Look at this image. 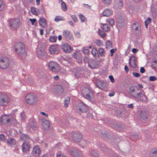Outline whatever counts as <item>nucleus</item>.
<instances>
[{
	"label": "nucleus",
	"mask_w": 157,
	"mask_h": 157,
	"mask_svg": "<svg viewBox=\"0 0 157 157\" xmlns=\"http://www.w3.org/2000/svg\"><path fill=\"white\" fill-rule=\"evenodd\" d=\"M136 60L135 59V57H134L133 59L132 60V62H131L130 65L131 66L133 67H135L136 66L137 64L136 63Z\"/></svg>",
	"instance_id": "nucleus-31"
},
{
	"label": "nucleus",
	"mask_w": 157,
	"mask_h": 157,
	"mask_svg": "<svg viewBox=\"0 0 157 157\" xmlns=\"http://www.w3.org/2000/svg\"><path fill=\"white\" fill-rule=\"evenodd\" d=\"M72 135L73 140L75 142H80L82 139V135L79 132L73 133Z\"/></svg>",
	"instance_id": "nucleus-8"
},
{
	"label": "nucleus",
	"mask_w": 157,
	"mask_h": 157,
	"mask_svg": "<svg viewBox=\"0 0 157 157\" xmlns=\"http://www.w3.org/2000/svg\"><path fill=\"white\" fill-rule=\"evenodd\" d=\"M157 80V78L155 76H151L149 78V80L150 81H153Z\"/></svg>",
	"instance_id": "nucleus-46"
},
{
	"label": "nucleus",
	"mask_w": 157,
	"mask_h": 157,
	"mask_svg": "<svg viewBox=\"0 0 157 157\" xmlns=\"http://www.w3.org/2000/svg\"><path fill=\"white\" fill-rule=\"evenodd\" d=\"M127 107L129 108L132 109L133 107V104L132 103L127 105Z\"/></svg>",
	"instance_id": "nucleus-61"
},
{
	"label": "nucleus",
	"mask_w": 157,
	"mask_h": 157,
	"mask_svg": "<svg viewBox=\"0 0 157 157\" xmlns=\"http://www.w3.org/2000/svg\"><path fill=\"white\" fill-rule=\"evenodd\" d=\"M112 11L110 9H107L103 12V15L106 17H109L112 14Z\"/></svg>",
	"instance_id": "nucleus-21"
},
{
	"label": "nucleus",
	"mask_w": 157,
	"mask_h": 157,
	"mask_svg": "<svg viewBox=\"0 0 157 157\" xmlns=\"http://www.w3.org/2000/svg\"><path fill=\"white\" fill-rule=\"evenodd\" d=\"M135 27L134 29L136 31H140V30L141 27L139 26V24L138 23H134L132 26L133 28Z\"/></svg>",
	"instance_id": "nucleus-27"
},
{
	"label": "nucleus",
	"mask_w": 157,
	"mask_h": 157,
	"mask_svg": "<svg viewBox=\"0 0 157 157\" xmlns=\"http://www.w3.org/2000/svg\"><path fill=\"white\" fill-rule=\"evenodd\" d=\"M84 90L85 93L83 94L84 98L89 100H91L94 96L92 91L88 88H86Z\"/></svg>",
	"instance_id": "nucleus-6"
},
{
	"label": "nucleus",
	"mask_w": 157,
	"mask_h": 157,
	"mask_svg": "<svg viewBox=\"0 0 157 157\" xmlns=\"http://www.w3.org/2000/svg\"><path fill=\"white\" fill-rule=\"evenodd\" d=\"M62 48L65 52L68 53L71 52V47L67 44H64Z\"/></svg>",
	"instance_id": "nucleus-17"
},
{
	"label": "nucleus",
	"mask_w": 157,
	"mask_h": 157,
	"mask_svg": "<svg viewBox=\"0 0 157 157\" xmlns=\"http://www.w3.org/2000/svg\"><path fill=\"white\" fill-rule=\"evenodd\" d=\"M111 0H102V2L105 4L108 5L111 2Z\"/></svg>",
	"instance_id": "nucleus-51"
},
{
	"label": "nucleus",
	"mask_w": 157,
	"mask_h": 157,
	"mask_svg": "<svg viewBox=\"0 0 157 157\" xmlns=\"http://www.w3.org/2000/svg\"><path fill=\"white\" fill-rule=\"evenodd\" d=\"M71 17L75 22L78 21L77 17L75 15H72L71 16Z\"/></svg>",
	"instance_id": "nucleus-43"
},
{
	"label": "nucleus",
	"mask_w": 157,
	"mask_h": 157,
	"mask_svg": "<svg viewBox=\"0 0 157 157\" xmlns=\"http://www.w3.org/2000/svg\"><path fill=\"white\" fill-rule=\"evenodd\" d=\"M106 132L105 131H102L100 133V135L102 136H103L105 137L107 136Z\"/></svg>",
	"instance_id": "nucleus-54"
},
{
	"label": "nucleus",
	"mask_w": 157,
	"mask_h": 157,
	"mask_svg": "<svg viewBox=\"0 0 157 157\" xmlns=\"http://www.w3.org/2000/svg\"><path fill=\"white\" fill-rule=\"evenodd\" d=\"M9 26L12 30H15L20 25L18 19H10L8 22Z\"/></svg>",
	"instance_id": "nucleus-3"
},
{
	"label": "nucleus",
	"mask_w": 157,
	"mask_h": 157,
	"mask_svg": "<svg viewBox=\"0 0 157 157\" xmlns=\"http://www.w3.org/2000/svg\"><path fill=\"white\" fill-rule=\"evenodd\" d=\"M71 155L77 157L78 156V153L75 149H72L70 150L69 151Z\"/></svg>",
	"instance_id": "nucleus-24"
},
{
	"label": "nucleus",
	"mask_w": 157,
	"mask_h": 157,
	"mask_svg": "<svg viewBox=\"0 0 157 157\" xmlns=\"http://www.w3.org/2000/svg\"><path fill=\"white\" fill-rule=\"evenodd\" d=\"M29 20L31 21L32 25H33L34 24V23L36 21V19L35 18H33V19L30 18L29 19Z\"/></svg>",
	"instance_id": "nucleus-58"
},
{
	"label": "nucleus",
	"mask_w": 157,
	"mask_h": 157,
	"mask_svg": "<svg viewBox=\"0 0 157 157\" xmlns=\"http://www.w3.org/2000/svg\"><path fill=\"white\" fill-rule=\"evenodd\" d=\"M59 48L57 45L52 46L49 50L51 54H57L58 53Z\"/></svg>",
	"instance_id": "nucleus-14"
},
{
	"label": "nucleus",
	"mask_w": 157,
	"mask_h": 157,
	"mask_svg": "<svg viewBox=\"0 0 157 157\" xmlns=\"http://www.w3.org/2000/svg\"><path fill=\"white\" fill-rule=\"evenodd\" d=\"M117 5L118 8H121L123 6V3L121 1H118L117 2Z\"/></svg>",
	"instance_id": "nucleus-42"
},
{
	"label": "nucleus",
	"mask_w": 157,
	"mask_h": 157,
	"mask_svg": "<svg viewBox=\"0 0 157 157\" xmlns=\"http://www.w3.org/2000/svg\"><path fill=\"white\" fill-rule=\"evenodd\" d=\"M4 8V5L3 2L0 0V11L3 10Z\"/></svg>",
	"instance_id": "nucleus-45"
},
{
	"label": "nucleus",
	"mask_w": 157,
	"mask_h": 157,
	"mask_svg": "<svg viewBox=\"0 0 157 157\" xmlns=\"http://www.w3.org/2000/svg\"><path fill=\"white\" fill-rule=\"evenodd\" d=\"M140 72L142 73H144L145 71V70L144 67H141L140 69Z\"/></svg>",
	"instance_id": "nucleus-59"
},
{
	"label": "nucleus",
	"mask_w": 157,
	"mask_h": 157,
	"mask_svg": "<svg viewBox=\"0 0 157 157\" xmlns=\"http://www.w3.org/2000/svg\"><path fill=\"white\" fill-rule=\"evenodd\" d=\"M15 51L16 53L21 57H25L26 56V53L25 52L24 45L21 42L16 43L14 46Z\"/></svg>",
	"instance_id": "nucleus-1"
},
{
	"label": "nucleus",
	"mask_w": 157,
	"mask_h": 157,
	"mask_svg": "<svg viewBox=\"0 0 157 157\" xmlns=\"http://www.w3.org/2000/svg\"><path fill=\"white\" fill-rule=\"evenodd\" d=\"M136 91H139V90L137 88L134 89L133 87H131L129 89V92L131 95V96L132 94H133Z\"/></svg>",
	"instance_id": "nucleus-33"
},
{
	"label": "nucleus",
	"mask_w": 157,
	"mask_h": 157,
	"mask_svg": "<svg viewBox=\"0 0 157 157\" xmlns=\"http://www.w3.org/2000/svg\"><path fill=\"white\" fill-rule=\"evenodd\" d=\"M10 64V60L6 57H2L0 60V67L1 68H6Z\"/></svg>",
	"instance_id": "nucleus-5"
},
{
	"label": "nucleus",
	"mask_w": 157,
	"mask_h": 157,
	"mask_svg": "<svg viewBox=\"0 0 157 157\" xmlns=\"http://www.w3.org/2000/svg\"><path fill=\"white\" fill-rule=\"evenodd\" d=\"M99 54L101 56H104V50L102 48H99L98 50Z\"/></svg>",
	"instance_id": "nucleus-44"
},
{
	"label": "nucleus",
	"mask_w": 157,
	"mask_h": 157,
	"mask_svg": "<svg viewBox=\"0 0 157 157\" xmlns=\"http://www.w3.org/2000/svg\"><path fill=\"white\" fill-rule=\"evenodd\" d=\"M132 74L134 77H139L140 76V75L139 73L136 72H132Z\"/></svg>",
	"instance_id": "nucleus-50"
},
{
	"label": "nucleus",
	"mask_w": 157,
	"mask_h": 157,
	"mask_svg": "<svg viewBox=\"0 0 157 157\" xmlns=\"http://www.w3.org/2000/svg\"><path fill=\"white\" fill-rule=\"evenodd\" d=\"M83 61L85 63H88L89 59L87 56H85L83 59Z\"/></svg>",
	"instance_id": "nucleus-55"
},
{
	"label": "nucleus",
	"mask_w": 157,
	"mask_h": 157,
	"mask_svg": "<svg viewBox=\"0 0 157 157\" xmlns=\"http://www.w3.org/2000/svg\"><path fill=\"white\" fill-rule=\"evenodd\" d=\"M7 142L8 144L12 145H14L16 143L15 140L12 138H9L7 140Z\"/></svg>",
	"instance_id": "nucleus-26"
},
{
	"label": "nucleus",
	"mask_w": 157,
	"mask_h": 157,
	"mask_svg": "<svg viewBox=\"0 0 157 157\" xmlns=\"http://www.w3.org/2000/svg\"><path fill=\"white\" fill-rule=\"evenodd\" d=\"M101 28L104 30L107 31L109 30V27L107 24H104L103 25L102 27H101Z\"/></svg>",
	"instance_id": "nucleus-34"
},
{
	"label": "nucleus",
	"mask_w": 157,
	"mask_h": 157,
	"mask_svg": "<svg viewBox=\"0 0 157 157\" xmlns=\"http://www.w3.org/2000/svg\"><path fill=\"white\" fill-rule=\"evenodd\" d=\"M140 118L143 120H145L147 118V113L145 111H142L140 113Z\"/></svg>",
	"instance_id": "nucleus-22"
},
{
	"label": "nucleus",
	"mask_w": 157,
	"mask_h": 157,
	"mask_svg": "<svg viewBox=\"0 0 157 157\" xmlns=\"http://www.w3.org/2000/svg\"><path fill=\"white\" fill-rule=\"evenodd\" d=\"M151 18L148 17L146 20L145 21L144 23H147V24H149V23H151Z\"/></svg>",
	"instance_id": "nucleus-48"
},
{
	"label": "nucleus",
	"mask_w": 157,
	"mask_h": 157,
	"mask_svg": "<svg viewBox=\"0 0 157 157\" xmlns=\"http://www.w3.org/2000/svg\"><path fill=\"white\" fill-rule=\"evenodd\" d=\"M62 20V17L60 16H57L55 18V21L56 22H57Z\"/></svg>",
	"instance_id": "nucleus-40"
},
{
	"label": "nucleus",
	"mask_w": 157,
	"mask_h": 157,
	"mask_svg": "<svg viewBox=\"0 0 157 157\" xmlns=\"http://www.w3.org/2000/svg\"><path fill=\"white\" fill-rule=\"evenodd\" d=\"M82 53L85 55L88 54L89 52V50L88 49L83 48L82 50Z\"/></svg>",
	"instance_id": "nucleus-49"
},
{
	"label": "nucleus",
	"mask_w": 157,
	"mask_h": 157,
	"mask_svg": "<svg viewBox=\"0 0 157 157\" xmlns=\"http://www.w3.org/2000/svg\"><path fill=\"white\" fill-rule=\"evenodd\" d=\"M95 43L98 46H100L102 44L100 40H97L95 41Z\"/></svg>",
	"instance_id": "nucleus-52"
},
{
	"label": "nucleus",
	"mask_w": 157,
	"mask_h": 157,
	"mask_svg": "<svg viewBox=\"0 0 157 157\" xmlns=\"http://www.w3.org/2000/svg\"><path fill=\"white\" fill-rule=\"evenodd\" d=\"M38 11L40 13H44V10L43 8H40L38 10Z\"/></svg>",
	"instance_id": "nucleus-60"
},
{
	"label": "nucleus",
	"mask_w": 157,
	"mask_h": 157,
	"mask_svg": "<svg viewBox=\"0 0 157 157\" xmlns=\"http://www.w3.org/2000/svg\"><path fill=\"white\" fill-rule=\"evenodd\" d=\"M70 101V98L69 97H66L65 98V102H68Z\"/></svg>",
	"instance_id": "nucleus-62"
},
{
	"label": "nucleus",
	"mask_w": 157,
	"mask_h": 157,
	"mask_svg": "<svg viewBox=\"0 0 157 157\" xmlns=\"http://www.w3.org/2000/svg\"><path fill=\"white\" fill-rule=\"evenodd\" d=\"M91 154L94 157H97L98 155V151L96 150H92L91 151Z\"/></svg>",
	"instance_id": "nucleus-30"
},
{
	"label": "nucleus",
	"mask_w": 157,
	"mask_h": 157,
	"mask_svg": "<svg viewBox=\"0 0 157 157\" xmlns=\"http://www.w3.org/2000/svg\"><path fill=\"white\" fill-rule=\"evenodd\" d=\"M6 139V136L3 134H1L0 135V140L2 141H5Z\"/></svg>",
	"instance_id": "nucleus-38"
},
{
	"label": "nucleus",
	"mask_w": 157,
	"mask_h": 157,
	"mask_svg": "<svg viewBox=\"0 0 157 157\" xmlns=\"http://www.w3.org/2000/svg\"><path fill=\"white\" fill-rule=\"evenodd\" d=\"M116 51V50L114 49H112L110 50V52L111 53V56H113V53H114Z\"/></svg>",
	"instance_id": "nucleus-63"
},
{
	"label": "nucleus",
	"mask_w": 157,
	"mask_h": 157,
	"mask_svg": "<svg viewBox=\"0 0 157 157\" xmlns=\"http://www.w3.org/2000/svg\"><path fill=\"white\" fill-rule=\"evenodd\" d=\"M80 107L78 110L80 111L83 113H86L88 110V108L87 105L83 102L80 103L79 104Z\"/></svg>",
	"instance_id": "nucleus-11"
},
{
	"label": "nucleus",
	"mask_w": 157,
	"mask_h": 157,
	"mask_svg": "<svg viewBox=\"0 0 157 157\" xmlns=\"http://www.w3.org/2000/svg\"><path fill=\"white\" fill-rule=\"evenodd\" d=\"M106 47L107 48H112V44L109 40H108L106 41Z\"/></svg>",
	"instance_id": "nucleus-41"
},
{
	"label": "nucleus",
	"mask_w": 157,
	"mask_h": 157,
	"mask_svg": "<svg viewBox=\"0 0 157 157\" xmlns=\"http://www.w3.org/2000/svg\"><path fill=\"white\" fill-rule=\"evenodd\" d=\"M74 34L75 36L78 38H79L80 36V34L79 32H74Z\"/></svg>",
	"instance_id": "nucleus-53"
},
{
	"label": "nucleus",
	"mask_w": 157,
	"mask_h": 157,
	"mask_svg": "<svg viewBox=\"0 0 157 157\" xmlns=\"http://www.w3.org/2000/svg\"><path fill=\"white\" fill-rule=\"evenodd\" d=\"M8 102V97L5 94H0V105H6Z\"/></svg>",
	"instance_id": "nucleus-7"
},
{
	"label": "nucleus",
	"mask_w": 157,
	"mask_h": 157,
	"mask_svg": "<svg viewBox=\"0 0 157 157\" xmlns=\"http://www.w3.org/2000/svg\"><path fill=\"white\" fill-rule=\"evenodd\" d=\"M92 53L95 58L98 57L99 55L96 49H93L92 51Z\"/></svg>",
	"instance_id": "nucleus-29"
},
{
	"label": "nucleus",
	"mask_w": 157,
	"mask_h": 157,
	"mask_svg": "<svg viewBox=\"0 0 157 157\" xmlns=\"http://www.w3.org/2000/svg\"><path fill=\"white\" fill-rule=\"evenodd\" d=\"M30 129L34 130L36 129L37 125L33 120H30L29 122Z\"/></svg>",
	"instance_id": "nucleus-19"
},
{
	"label": "nucleus",
	"mask_w": 157,
	"mask_h": 157,
	"mask_svg": "<svg viewBox=\"0 0 157 157\" xmlns=\"http://www.w3.org/2000/svg\"><path fill=\"white\" fill-rule=\"evenodd\" d=\"M107 22L111 25H114L115 22L113 19L112 18H109L107 20Z\"/></svg>",
	"instance_id": "nucleus-32"
},
{
	"label": "nucleus",
	"mask_w": 157,
	"mask_h": 157,
	"mask_svg": "<svg viewBox=\"0 0 157 157\" xmlns=\"http://www.w3.org/2000/svg\"><path fill=\"white\" fill-rule=\"evenodd\" d=\"M48 66L51 70L55 73H57L60 70L59 65L55 62H50L49 63Z\"/></svg>",
	"instance_id": "nucleus-4"
},
{
	"label": "nucleus",
	"mask_w": 157,
	"mask_h": 157,
	"mask_svg": "<svg viewBox=\"0 0 157 157\" xmlns=\"http://www.w3.org/2000/svg\"><path fill=\"white\" fill-rule=\"evenodd\" d=\"M63 35L66 39L73 40L74 38L71 33L68 30H64L63 31Z\"/></svg>",
	"instance_id": "nucleus-9"
},
{
	"label": "nucleus",
	"mask_w": 157,
	"mask_h": 157,
	"mask_svg": "<svg viewBox=\"0 0 157 157\" xmlns=\"http://www.w3.org/2000/svg\"><path fill=\"white\" fill-rule=\"evenodd\" d=\"M25 100L30 105L35 104L37 101L36 95L32 94H27L25 97Z\"/></svg>",
	"instance_id": "nucleus-2"
},
{
	"label": "nucleus",
	"mask_w": 157,
	"mask_h": 157,
	"mask_svg": "<svg viewBox=\"0 0 157 157\" xmlns=\"http://www.w3.org/2000/svg\"><path fill=\"white\" fill-rule=\"evenodd\" d=\"M40 152V149L38 146H35L33 148V155L36 156H39Z\"/></svg>",
	"instance_id": "nucleus-15"
},
{
	"label": "nucleus",
	"mask_w": 157,
	"mask_h": 157,
	"mask_svg": "<svg viewBox=\"0 0 157 157\" xmlns=\"http://www.w3.org/2000/svg\"><path fill=\"white\" fill-rule=\"evenodd\" d=\"M135 98H139L140 97H143V96L146 97V96L143 94H141L140 92L139 91H136V92H134L133 94H132L131 95Z\"/></svg>",
	"instance_id": "nucleus-16"
},
{
	"label": "nucleus",
	"mask_w": 157,
	"mask_h": 157,
	"mask_svg": "<svg viewBox=\"0 0 157 157\" xmlns=\"http://www.w3.org/2000/svg\"><path fill=\"white\" fill-rule=\"evenodd\" d=\"M98 32L99 34L101 37L103 38L105 37V33L104 31L101 30L99 29Z\"/></svg>",
	"instance_id": "nucleus-37"
},
{
	"label": "nucleus",
	"mask_w": 157,
	"mask_h": 157,
	"mask_svg": "<svg viewBox=\"0 0 157 157\" xmlns=\"http://www.w3.org/2000/svg\"><path fill=\"white\" fill-rule=\"evenodd\" d=\"M31 11L32 13L34 14H36L37 11H36V9L35 7H33L31 8Z\"/></svg>",
	"instance_id": "nucleus-47"
},
{
	"label": "nucleus",
	"mask_w": 157,
	"mask_h": 157,
	"mask_svg": "<svg viewBox=\"0 0 157 157\" xmlns=\"http://www.w3.org/2000/svg\"><path fill=\"white\" fill-rule=\"evenodd\" d=\"M21 146L23 152H27L29 151L30 149L29 143L24 142L22 144Z\"/></svg>",
	"instance_id": "nucleus-10"
},
{
	"label": "nucleus",
	"mask_w": 157,
	"mask_h": 157,
	"mask_svg": "<svg viewBox=\"0 0 157 157\" xmlns=\"http://www.w3.org/2000/svg\"><path fill=\"white\" fill-rule=\"evenodd\" d=\"M20 138L21 140L24 141V142L29 143L31 140L28 135L25 134H22L20 136Z\"/></svg>",
	"instance_id": "nucleus-12"
},
{
	"label": "nucleus",
	"mask_w": 157,
	"mask_h": 157,
	"mask_svg": "<svg viewBox=\"0 0 157 157\" xmlns=\"http://www.w3.org/2000/svg\"><path fill=\"white\" fill-rule=\"evenodd\" d=\"M96 85L98 87L101 89H103L106 86V83L102 80L98 82Z\"/></svg>",
	"instance_id": "nucleus-18"
},
{
	"label": "nucleus",
	"mask_w": 157,
	"mask_h": 157,
	"mask_svg": "<svg viewBox=\"0 0 157 157\" xmlns=\"http://www.w3.org/2000/svg\"><path fill=\"white\" fill-rule=\"evenodd\" d=\"M88 65L92 69H94L96 67L97 64L95 61H92L91 62L88 63Z\"/></svg>",
	"instance_id": "nucleus-25"
},
{
	"label": "nucleus",
	"mask_w": 157,
	"mask_h": 157,
	"mask_svg": "<svg viewBox=\"0 0 157 157\" xmlns=\"http://www.w3.org/2000/svg\"><path fill=\"white\" fill-rule=\"evenodd\" d=\"M49 40L51 42H54L56 41L57 39V37L54 36L49 37Z\"/></svg>",
	"instance_id": "nucleus-39"
},
{
	"label": "nucleus",
	"mask_w": 157,
	"mask_h": 157,
	"mask_svg": "<svg viewBox=\"0 0 157 157\" xmlns=\"http://www.w3.org/2000/svg\"><path fill=\"white\" fill-rule=\"evenodd\" d=\"M40 113L43 115L45 116L46 117H47L48 116V114L43 112H40Z\"/></svg>",
	"instance_id": "nucleus-64"
},
{
	"label": "nucleus",
	"mask_w": 157,
	"mask_h": 157,
	"mask_svg": "<svg viewBox=\"0 0 157 157\" xmlns=\"http://www.w3.org/2000/svg\"><path fill=\"white\" fill-rule=\"evenodd\" d=\"M83 6H84L85 8L89 9H90L91 8V6L89 5L88 4H86L85 3L83 4Z\"/></svg>",
	"instance_id": "nucleus-56"
},
{
	"label": "nucleus",
	"mask_w": 157,
	"mask_h": 157,
	"mask_svg": "<svg viewBox=\"0 0 157 157\" xmlns=\"http://www.w3.org/2000/svg\"><path fill=\"white\" fill-rule=\"evenodd\" d=\"M0 121L4 123H6L10 122V119L8 117L7 115H5L2 117Z\"/></svg>",
	"instance_id": "nucleus-23"
},
{
	"label": "nucleus",
	"mask_w": 157,
	"mask_h": 157,
	"mask_svg": "<svg viewBox=\"0 0 157 157\" xmlns=\"http://www.w3.org/2000/svg\"><path fill=\"white\" fill-rule=\"evenodd\" d=\"M151 10L153 15H156L157 13V5L153 4L151 7Z\"/></svg>",
	"instance_id": "nucleus-20"
},
{
	"label": "nucleus",
	"mask_w": 157,
	"mask_h": 157,
	"mask_svg": "<svg viewBox=\"0 0 157 157\" xmlns=\"http://www.w3.org/2000/svg\"><path fill=\"white\" fill-rule=\"evenodd\" d=\"M74 57L77 60V62L80 63H82V55L79 52H77L74 54Z\"/></svg>",
	"instance_id": "nucleus-13"
},
{
	"label": "nucleus",
	"mask_w": 157,
	"mask_h": 157,
	"mask_svg": "<svg viewBox=\"0 0 157 157\" xmlns=\"http://www.w3.org/2000/svg\"><path fill=\"white\" fill-rule=\"evenodd\" d=\"M109 78L112 82L113 83L115 82L114 79V78L112 76L109 75Z\"/></svg>",
	"instance_id": "nucleus-57"
},
{
	"label": "nucleus",
	"mask_w": 157,
	"mask_h": 157,
	"mask_svg": "<svg viewBox=\"0 0 157 157\" xmlns=\"http://www.w3.org/2000/svg\"><path fill=\"white\" fill-rule=\"evenodd\" d=\"M79 17L82 22H84L85 20L86 19L84 16L82 14H80L79 15Z\"/></svg>",
	"instance_id": "nucleus-36"
},
{
	"label": "nucleus",
	"mask_w": 157,
	"mask_h": 157,
	"mask_svg": "<svg viewBox=\"0 0 157 157\" xmlns=\"http://www.w3.org/2000/svg\"><path fill=\"white\" fill-rule=\"evenodd\" d=\"M61 6L62 7V10L64 11H66L67 9V7L66 3L64 2H63L61 3Z\"/></svg>",
	"instance_id": "nucleus-35"
},
{
	"label": "nucleus",
	"mask_w": 157,
	"mask_h": 157,
	"mask_svg": "<svg viewBox=\"0 0 157 157\" xmlns=\"http://www.w3.org/2000/svg\"><path fill=\"white\" fill-rule=\"evenodd\" d=\"M39 23L40 25L43 27H44L47 24V23L45 20L44 18L40 19L39 21Z\"/></svg>",
	"instance_id": "nucleus-28"
}]
</instances>
